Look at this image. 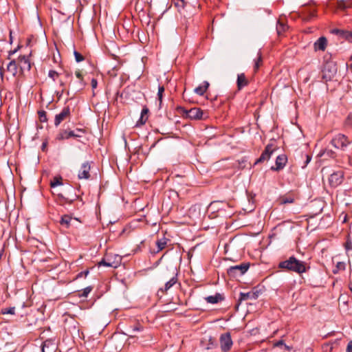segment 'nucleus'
Listing matches in <instances>:
<instances>
[{
    "label": "nucleus",
    "instance_id": "37",
    "mask_svg": "<svg viewBox=\"0 0 352 352\" xmlns=\"http://www.w3.org/2000/svg\"><path fill=\"white\" fill-rule=\"evenodd\" d=\"M48 76L51 78L53 80H55L59 76V74L54 70H50L48 73Z\"/></svg>",
    "mask_w": 352,
    "mask_h": 352
},
{
    "label": "nucleus",
    "instance_id": "36",
    "mask_svg": "<svg viewBox=\"0 0 352 352\" xmlns=\"http://www.w3.org/2000/svg\"><path fill=\"white\" fill-rule=\"evenodd\" d=\"M251 296H254V293L248 292V293H241L240 294V300H246Z\"/></svg>",
    "mask_w": 352,
    "mask_h": 352
},
{
    "label": "nucleus",
    "instance_id": "31",
    "mask_svg": "<svg viewBox=\"0 0 352 352\" xmlns=\"http://www.w3.org/2000/svg\"><path fill=\"white\" fill-rule=\"evenodd\" d=\"M38 118L40 122H45L47 121V113L44 110H41L38 111Z\"/></svg>",
    "mask_w": 352,
    "mask_h": 352
},
{
    "label": "nucleus",
    "instance_id": "42",
    "mask_svg": "<svg viewBox=\"0 0 352 352\" xmlns=\"http://www.w3.org/2000/svg\"><path fill=\"white\" fill-rule=\"evenodd\" d=\"M346 124L352 126V113H349L346 120Z\"/></svg>",
    "mask_w": 352,
    "mask_h": 352
},
{
    "label": "nucleus",
    "instance_id": "29",
    "mask_svg": "<svg viewBox=\"0 0 352 352\" xmlns=\"http://www.w3.org/2000/svg\"><path fill=\"white\" fill-rule=\"evenodd\" d=\"M164 86H159L158 87V92H157V99L159 100V104L161 107L162 103V98H163V94L164 93Z\"/></svg>",
    "mask_w": 352,
    "mask_h": 352
},
{
    "label": "nucleus",
    "instance_id": "38",
    "mask_svg": "<svg viewBox=\"0 0 352 352\" xmlns=\"http://www.w3.org/2000/svg\"><path fill=\"white\" fill-rule=\"evenodd\" d=\"M331 33L333 34H337V35H340V36H344L346 32L342 30H339V29H333L331 30Z\"/></svg>",
    "mask_w": 352,
    "mask_h": 352
},
{
    "label": "nucleus",
    "instance_id": "28",
    "mask_svg": "<svg viewBox=\"0 0 352 352\" xmlns=\"http://www.w3.org/2000/svg\"><path fill=\"white\" fill-rule=\"evenodd\" d=\"M93 287L91 286H88L83 289L82 291H79L78 294V296L80 298H87L89 294L92 291Z\"/></svg>",
    "mask_w": 352,
    "mask_h": 352
},
{
    "label": "nucleus",
    "instance_id": "25",
    "mask_svg": "<svg viewBox=\"0 0 352 352\" xmlns=\"http://www.w3.org/2000/svg\"><path fill=\"white\" fill-rule=\"evenodd\" d=\"M254 72H256L263 63L262 54H261V52H260V50L258 51L257 57H256V58L254 59Z\"/></svg>",
    "mask_w": 352,
    "mask_h": 352
},
{
    "label": "nucleus",
    "instance_id": "47",
    "mask_svg": "<svg viewBox=\"0 0 352 352\" xmlns=\"http://www.w3.org/2000/svg\"><path fill=\"white\" fill-rule=\"evenodd\" d=\"M346 352H352V341H350L348 343V345L346 347Z\"/></svg>",
    "mask_w": 352,
    "mask_h": 352
},
{
    "label": "nucleus",
    "instance_id": "33",
    "mask_svg": "<svg viewBox=\"0 0 352 352\" xmlns=\"http://www.w3.org/2000/svg\"><path fill=\"white\" fill-rule=\"evenodd\" d=\"M345 263L344 262H338L336 264V270H333V273L336 274L338 271L345 270Z\"/></svg>",
    "mask_w": 352,
    "mask_h": 352
},
{
    "label": "nucleus",
    "instance_id": "14",
    "mask_svg": "<svg viewBox=\"0 0 352 352\" xmlns=\"http://www.w3.org/2000/svg\"><path fill=\"white\" fill-rule=\"evenodd\" d=\"M91 166L88 162L81 165L80 170L78 172V177L79 179H88L90 177Z\"/></svg>",
    "mask_w": 352,
    "mask_h": 352
},
{
    "label": "nucleus",
    "instance_id": "27",
    "mask_svg": "<svg viewBox=\"0 0 352 352\" xmlns=\"http://www.w3.org/2000/svg\"><path fill=\"white\" fill-rule=\"evenodd\" d=\"M63 178L60 176L54 177L50 182V186L52 188L63 185Z\"/></svg>",
    "mask_w": 352,
    "mask_h": 352
},
{
    "label": "nucleus",
    "instance_id": "48",
    "mask_svg": "<svg viewBox=\"0 0 352 352\" xmlns=\"http://www.w3.org/2000/svg\"><path fill=\"white\" fill-rule=\"evenodd\" d=\"M311 160V157L308 155H306V162H305V165L303 166V167L306 166L309 163Z\"/></svg>",
    "mask_w": 352,
    "mask_h": 352
},
{
    "label": "nucleus",
    "instance_id": "55",
    "mask_svg": "<svg viewBox=\"0 0 352 352\" xmlns=\"http://www.w3.org/2000/svg\"><path fill=\"white\" fill-rule=\"evenodd\" d=\"M60 85L61 87H64L65 85V83H64L63 81H60Z\"/></svg>",
    "mask_w": 352,
    "mask_h": 352
},
{
    "label": "nucleus",
    "instance_id": "24",
    "mask_svg": "<svg viewBox=\"0 0 352 352\" xmlns=\"http://www.w3.org/2000/svg\"><path fill=\"white\" fill-rule=\"evenodd\" d=\"M19 67L18 63L15 60H12L7 66L8 72H11L13 76H15L17 73V69Z\"/></svg>",
    "mask_w": 352,
    "mask_h": 352
},
{
    "label": "nucleus",
    "instance_id": "32",
    "mask_svg": "<svg viewBox=\"0 0 352 352\" xmlns=\"http://www.w3.org/2000/svg\"><path fill=\"white\" fill-rule=\"evenodd\" d=\"M148 120V116H140V118H139V120H138L136 124H135V126L138 127V126H140L143 124H144L146 121Z\"/></svg>",
    "mask_w": 352,
    "mask_h": 352
},
{
    "label": "nucleus",
    "instance_id": "11",
    "mask_svg": "<svg viewBox=\"0 0 352 352\" xmlns=\"http://www.w3.org/2000/svg\"><path fill=\"white\" fill-rule=\"evenodd\" d=\"M19 67L21 73L29 72L31 69V63L28 56H20L17 60Z\"/></svg>",
    "mask_w": 352,
    "mask_h": 352
},
{
    "label": "nucleus",
    "instance_id": "26",
    "mask_svg": "<svg viewBox=\"0 0 352 352\" xmlns=\"http://www.w3.org/2000/svg\"><path fill=\"white\" fill-rule=\"evenodd\" d=\"M287 28L288 26L286 24L280 22V21L277 22L276 30L278 35L283 34L287 30Z\"/></svg>",
    "mask_w": 352,
    "mask_h": 352
},
{
    "label": "nucleus",
    "instance_id": "16",
    "mask_svg": "<svg viewBox=\"0 0 352 352\" xmlns=\"http://www.w3.org/2000/svg\"><path fill=\"white\" fill-rule=\"evenodd\" d=\"M73 221H80L78 218H72L71 216L68 214H65L61 217L60 220V224L61 226H64L67 228H69L71 226L73 225Z\"/></svg>",
    "mask_w": 352,
    "mask_h": 352
},
{
    "label": "nucleus",
    "instance_id": "8",
    "mask_svg": "<svg viewBox=\"0 0 352 352\" xmlns=\"http://www.w3.org/2000/svg\"><path fill=\"white\" fill-rule=\"evenodd\" d=\"M71 118V109L69 106H65L63 108L60 112L55 116L54 125L58 126L60 123L66 120H69Z\"/></svg>",
    "mask_w": 352,
    "mask_h": 352
},
{
    "label": "nucleus",
    "instance_id": "15",
    "mask_svg": "<svg viewBox=\"0 0 352 352\" xmlns=\"http://www.w3.org/2000/svg\"><path fill=\"white\" fill-rule=\"evenodd\" d=\"M287 162V157L286 155H279L276 159L275 166H272L271 169L276 171L282 170L285 166Z\"/></svg>",
    "mask_w": 352,
    "mask_h": 352
},
{
    "label": "nucleus",
    "instance_id": "43",
    "mask_svg": "<svg viewBox=\"0 0 352 352\" xmlns=\"http://www.w3.org/2000/svg\"><path fill=\"white\" fill-rule=\"evenodd\" d=\"M91 87H92V89H95L97 86H98V81L96 78H92L91 80Z\"/></svg>",
    "mask_w": 352,
    "mask_h": 352
},
{
    "label": "nucleus",
    "instance_id": "40",
    "mask_svg": "<svg viewBox=\"0 0 352 352\" xmlns=\"http://www.w3.org/2000/svg\"><path fill=\"white\" fill-rule=\"evenodd\" d=\"M175 5L178 8H184L185 2L184 0H177V2L175 3Z\"/></svg>",
    "mask_w": 352,
    "mask_h": 352
},
{
    "label": "nucleus",
    "instance_id": "56",
    "mask_svg": "<svg viewBox=\"0 0 352 352\" xmlns=\"http://www.w3.org/2000/svg\"><path fill=\"white\" fill-rule=\"evenodd\" d=\"M284 346H285V349H286L287 350H288V351H289V350H290V347H289V346H287L286 344H284Z\"/></svg>",
    "mask_w": 352,
    "mask_h": 352
},
{
    "label": "nucleus",
    "instance_id": "34",
    "mask_svg": "<svg viewBox=\"0 0 352 352\" xmlns=\"http://www.w3.org/2000/svg\"><path fill=\"white\" fill-rule=\"evenodd\" d=\"M74 55L75 56V60L77 63L82 62L85 60L84 56L76 50L74 51Z\"/></svg>",
    "mask_w": 352,
    "mask_h": 352
},
{
    "label": "nucleus",
    "instance_id": "5",
    "mask_svg": "<svg viewBox=\"0 0 352 352\" xmlns=\"http://www.w3.org/2000/svg\"><path fill=\"white\" fill-rule=\"evenodd\" d=\"M219 344L222 352H229L233 345V342L230 332H226L220 335Z\"/></svg>",
    "mask_w": 352,
    "mask_h": 352
},
{
    "label": "nucleus",
    "instance_id": "45",
    "mask_svg": "<svg viewBox=\"0 0 352 352\" xmlns=\"http://www.w3.org/2000/svg\"><path fill=\"white\" fill-rule=\"evenodd\" d=\"M73 131L76 132V133L77 134H81V136L85 133V130L83 129H79V128H77L75 130H74Z\"/></svg>",
    "mask_w": 352,
    "mask_h": 352
},
{
    "label": "nucleus",
    "instance_id": "53",
    "mask_svg": "<svg viewBox=\"0 0 352 352\" xmlns=\"http://www.w3.org/2000/svg\"><path fill=\"white\" fill-rule=\"evenodd\" d=\"M314 16H315V12L314 11L311 13L310 16H309V19H307V20L310 19L311 18H312Z\"/></svg>",
    "mask_w": 352,
    "mask_h": 352
},
{
    "label": "nucleus",
    "instance_id": "4",
    "mask_svg": "<svg viewBox=\"0 0 352 352\" xmlns=\"http://www.w3.org/2000/svg\"><path fill=\"white\" fill-rule=\"evenodd\" d=\"M77 80L71 82L69 84L70 89L74 92H79L84 89L87 85V82L84 80L82 73L80 70L75 72Z\"/></svg>",
    "mask_w": 352,
    "mask_h": 352
},
{
    "label": "nucleus",
    "instance_id": "21",
    "mask_svg": "<svg viewBox=\"0 0 352 352\" xmlns=\"http://www.w3.org/2000/svg\"><path fill=\"white\" fill-rule=\"evenodd\" d=\"M168 241H169V239H168L165 236L158 239L156 241V245H157V250H156L155 252L158 253L159 252L164 250L166 247Z\"/></svg>",
    "mask_w": 352,
    "mask_h": 352
},
{
    "label": "nucleus",
    "instance_id": "7",
    "mask_svg": "<svg viewBox=\"0 0 352 352\" xmlns=\"http://www.w3.org/2000/svg\"><path fill=\"white\" fill-rule=\"evenodd\" d=\"M331 144L336 148L344 149L350 144V142L346 135L339 133L331 140Z\"/></svg>",
    "mask_w": 352,
    "mask_h": 352
},
{
    "label": "nucleus",
    "instance_id": "46",
    "mask_svg": "<svg viewBox=\"0 0 352 352\" xmlns=\"http://www.w3.org/2000/svg\"><path fill=\"white\" fill-rule=\"evenodd\" d=\"M220 203H221V202H220V201H213V202H212V203L210 204V208H214V209H216V208H217V205H218L219 204H220Z\"/></svg>",
    "mask_w": 352,
    "mask_h": 352
},
{
    "label": "nucleus",
    "instance_id": "60",
    "mask_svg": "<svg viewBox=\"0 0 352 352\" xmlns=\"http://www.w3.org/2000/svg\"><path fill=\"white\" fill-rule=\"evenodd\" d=\"M43 147H45V144H43Z\"/></svg>",
    "mask_w": 352,
    "mask_h": 352
},
{
    "label": "nucleus",
    "instance_id": "2",
    "mask_svg": "<svg viewBox=\"0 0 352 352\" xmlns=\"http://www.w3.org/2000/svg\"><path fill=\"white\" fill-rule=\"evenodd\" d=\"M249 263H242L240 265L231 266L227 270V273L231 278H237L243 275L249 269Z\"/></svg>",
    "mask_w": 352,
    "mask_h": 352
},
{
    "label": "nucleus",
    "instance_id": "39",
    "mask_svg": "<svg viewBox=\"0 0 352 352\" xmlns=\"http://www.w3.org/2000/svg\"><path fill=\"white\" fill-rule=\"evenodd\" d=\"M281 204H291V203H293L294 202V199L293 198H285V197H283L281 199Z\"/></svg>",
    "mask_w": 352,
    "mask_h": 352
},
{
    "label": "nucleus",
    "instance_id": "20",
    "mask_svg": "<svg viewBox=\"0 0 352 352\" xmlns=\"http://www.w3.org/2000/svg\"><path fill=\"white\" fill-rule=\"evenodd\" d=\"M336 8L341 10H345L352 8V0H339L336 3Z\"/></svg>",
    "mask_w": 352,
    "mask_h": 352
},
{
    "label": "nucleus",
    "instance_id": "35",
    "mask_svg": "<svg viewBox=\"0 0 352 352\" xmlns=\"http://www.w3.org/2000/svg\"><path fill=\"white\" fill-rule=\"evenodd\" d=\"M344 248L346 251L352 250V242L351 241L349 235H347L346 241L344 243Z\"/></svg>",
    "mask_w": 352,
    "mask_h": 352
},
{
    "label": "nucleus",
    "instance_id": "10",
    "mask_svg": "<svg viewBox=\"0 0 352 352\" xmlns=\"http://www.w3.org/2000/svg\"><path fill=\"white\" fill-rule=\"evenodd\" d=\"M200 108H191L186 111V116L192 120H204L207 116Z\"/></svg>",
    "mask_w": 352,
    "mask_h": 352
},
{
    "label": "nucleus",
    "instance_id": "59",
    "mask_svg": "<svg viewBox=\"0 0 352 352\" xmlns=\"http://www.w3.org/2000/svg\"><path fill=\"white\" fill-rule=\"evenodd\" d=\"M69 76H70V74H69V73H67V74H66V76H67V77H69Z\"/></svg>",
    "mask_w": 352,
    "mask_h": 352
},
{
    "label": "nucleus",
    "instance_id": "61",
    "mask_svg": "<svg viewBox=\"0 0 352 352\" xmlns=\"http://www.w3.org/2000/svg\"><path fill=\"white\" fill-rule=\"evenodd\" d=\"M113 260H111V258H110V262H113Z\"/></svg>",
    "mask_w": 352,
    "mask_h": 352
},
{
    "label": "nucleus",
    "instance_id": "51",
    "mask_svg": "<svg viewBox=\"0 0 352 352\" xmlns=\"http://www.w3.org/2000/svg\"><path fill=\"white\" fill-rule=\"evenodd\" d=\"M3 72H4L3 67H0V74H1V77H3Z\"/></svg>",
    "mask_w": 352,
    "mask_h": 352
},
{
    "label": "nucleus",
    "instance_id": "17",
    "mask_svg": "<svg viewBox=\"0 0 352 352\" xmlns=\"http://www.w3.org/2000/svg\"><path fill=\"white\" fill-rule=\"evenodd\" d=\"M314 45L315 51H324L327 45V40L324 36H321L314 43Z\"/></svg>",
    "mask_w": 352,
    "mask_h": 352
},
{
    "label": "nucleus",
    "instance_id": "41",
    "mask_svg": "<svg viewBox=\"0 0 352 352\" xmlns=\"http://www.w3.org/2000/svg\"><path fill=\"white\" fill-rule=\"evenodd\" d=\"M143 327L138 323L133 327L132 331H141Z\"/></svg>",
    "mask_w": 352,
    "mask_h": 352
},
{
    "label": "nucleus",
    "instance_id": "1",
    "mask_svg": "<svg viewBox=\"0 0 352 352\" xmlns=\"http://www.w3.org/2000/svg\"><path fill=\"white\" fill-rule=\"evenodd\" d=\"M278 267L299 274L306 272L307 269L309 268V266H307V263L305 261H300L294 256L280 262Z\"/></svg>",
    "mask_w": 352,
    "mask_h": 352
},
{
    "label": "nucleus",
    "instance_id": "13",
    "mask_svg": "<svg viewBox=\"0 0 352 352\" xmlns=\"http://www.w3.org/2000/svg\"><path fill=\"white\" fill-rule=\"evenodd\" d=\"M72 137L80 138L81 137V134H77L76 133V132L72 131L71 130L62 129L59 131L58 134L57 135L56 139L58 140H67Z\"/></svg>",
    "mask_w": 352,
    "mask_h": 352
},
{
    "label": "nucleus",
    "instance_id": "50",
    "mask_svg": "<svg viewBox=\"0 0 352 352\" xmlns=\"http://www.w3.org/2000/svg\"><path fill=\"white\" fill-rule=\"evenodd\" d=\"M16 51H17V49H15V50H11V51H10V52H9V54H8V59H10V56H11L12 55H13L14 54H15V53L16 52Z\"/></svg>",
    "mask_w": 352,
    "mask_h": 352
},
{
    "label": "nucleus",
    "instance_id": "23",
    "mask_svg": "<svg viewBox=\"0 0 352 352\" xmlns=\"http://www.w3.org/2000/svg\"><path fill=\"white\" fill-rule=\"evenodd\" d=\"M223 299V298L219 293H217L214 296H207L205 298V300H206V302L208 303H211V304L218 303L219 302L221 301Z\"/></svg>",
    "mask_w": 352,
    "mask_h": 352
},
{
    "label": "nucleus",
    "instance_id": "19",
    "mask_svg": "<svg viewBox=\"0 0 352 352\" xmlns=\"http://www.w3.org/2000/svg\"><path fill=\"white\" fill-rule=\"evenodd\" d=\"M173 276L170 278V279L166 283L164 287L161 288L160 291L163 293H166L169 289H170L177 282V274L173 272Z\"/></svg>",
    "mask_w": 352,
    "mask_h": 352
},
{
    "label": "nucleus",
    "instance_id": "58",
    "mask_svg": "<svg viewBox=\"0 0 352 352\" xmlns=\"http://www.w3.org/2000/svg\"><path fill=\"white\" fill-rule=\"evenodd\" d=\"M349 68L351 70H352V63L350 65Z\"/></svg>",
    "mask_w": 352,
    "mask_h": 352
},
{
    "label": "nucleus",
    "instance_id": "18",
    "mask_svg": "<svg viewBox=\"0 0 352 352\" xmlns=\"http://www.w3.org/2000/svg\"><path fill=\"white\" fill-rule=\"evenodd\" d=\"M249 84V81L247 79L245 74L241 73L238 74L237 80H236V85L239 90H241L244 87L248 86Z\"/></svg>",
    "mask_w": 352,
    "mask_h": 352
},
{
    "label": "nucleus",
    "instance_id": "57",
    "mask_svg": "<svg viewBox=\"0 0 352 352\" xmlns=\"http://www.w3.org/2000/svg\"><path fill=\"white\" fill-rule=\"evenodd\" d=\"M128 335H129L130 337H131V338H133V337H135V336L134 334H128Z\"/></svg>",
    "mask_w": 352,
    "mask_h": 352
},
{
    "label": "nucleus",
    "instance_id": "30",
    "mask_svg": "<svg viewBox=\"0 0 352 352\" xmlns=\"http://www.w3.org/2000/svg\"><path fill=\"white\" fill-rule=\"evenodd\" d=\"M1 314L6 315V314H10V315H14L15 314V307H12L9 308H3L1 311Z\"/></svg>",
    "mask_w": 352,
    "mask_h": 352
},
{
    "label": "nucleus",
    "instance_id": "3",
    "mask_svg": "<svg viewBox=\"0 0 352 352\" xmlns=\"http://www.w3.org/2000/svg\"><path fill=\"white\" fill-rule=\"evenodd\" d=\"M338 71L337 65L333 62H327L324 65L322 69V78L325 80H330L335 76Z\"/></svg>",
    "mask_w": 352,
    "mask_h": 352
},
{
    "label": "nucleus",
    "instance_id": "22",
    "mask_svg": "<svg viewBox=\"0 0 352 352\" xmlns=\"http://www.w3.org/2000/svg\"><path fill=\"white\" fill-rule=\"evenodd\" d=\"M209 85L210 84L208 81H204L203 84L196 87L194 91L197 94L203 96L209 87Z\"/></svg>",
    "mask_w": 352,
    "mask_h": 352
},
{
    "label": "nucleus",
    "instance_id": "52",
    "mask_svg": "<svg viewBox=\"0 0 352 352\" xmlns=\"http://www.w3.org/2000/svg\"><path fill=\"white\" fill-rule=\"evenodd\" d=\"M82 274H84L85 276H87L89 274V271L87 270V271L82 272L78 276H81Z\"/></svg>",
    "mask_w": 352,
    "mask_h": 352
},
{
    "label": "nucleus",
    "instance_id": "12",
    "mask_svg": "<svg viewBox=\"0 0 352 352\" xmlns=\"http://www.w3.org/2000/svg\"><path fill=\"white\" fill-rule=\"evenodd\" d=\"M122 258L118 255H114V259L113 262H110V256H107V259H102L99 263L98 265H103L106 267H111L116 268L120 265L121 263Z\"/></svg>",
    "mask_w": 352,
    "mask_h": 352
},
{
    "label": "nucleus",
    "instance_id": "6",
    "mask_svg": "<svg viewBox=\"0 0 352 352\" xmlns=\"http://www.w3.org/2000/svg\"><path fill=\"white\" fill-rule=\"evenodd\" d=\"M278 147L277 145H276L274 143H270L268 144L265 148L263 152L261 153V156L258 159L256 160L255 164L261 163L264 161L268 160L272 155L278 150Z\"/></svg>",
    "mask_w": 352,
    "mask_h": 352
},
{
    "label": "nucleus",
    "instance_id": "54",
    "mask_svg": "<svg viewBox=\"0 0 352 352\" xmlns=\"http://www.w3.org/2000/svg\"><path fill=\"white\" fill-rule=\"evenodd\" d=\"M349 287V289L351 290V292H352V280L350 282Z\"/></svg>",
    "mask_w": 352,
    "mask_h": 352
},
{
    "label": "nucleus",
    "instance_id": "9",
    "mask_svg": "<svg viewBox=\"0 0 352 352\" xmlns=\"http://www.w3.org/2000/svg\"><path fill=\"white\" fill-rule=\"evenodd\" d=\"M344 173L342 170L334 172L331 174L329 178V182L331 186L337 187L340 185L343 181Z\"/></svg>",
    "mask_w": 352,
    "mask_h": 352
},
{
    "label": "nucleus",
    "instance_id": "44",
    "mask_svg": "<svg viewBox=\"0 0 352 352\" xmlns=\"http://www.w3.org/2000/svg\"><path fill=\"white\" fill-rule=\"evenodd\" d=\"M148 109L146 107H144L141 111V116L144 117L148 116Z\"/></svg>",
    "mask_w": 352,
    "mask_h": 352
},
{
    "label": "nucleus",
    "instance_id": "49",
    "mask_svg": "<svg viewBox=\"0 0 352 352\" xmlns=\"http://www.w3.org/2000/svg\"><path fill=\"white\" fill-rule=\"evenodd\" d=\"M284 344H284L283 340H279V341H278L277 342H276V343L274 344V346H282V345H284Z\"/></svg>",
    "mask_w": 352,
    "mask_h": 352
}]
</instances>
